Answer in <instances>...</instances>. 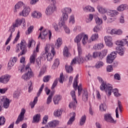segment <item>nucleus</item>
<instances>
[{
  "label": "nucleus",
  "instance_id": "f257e3e1",
  "mask_svg": "<svg viewBox=\"0 0 128 128\" xmlns=\"http://www.w3.org/2000/svg\"><path fill=\"white\" fill-rule=\"evenodd\" d=\"M54 44H47L45 47V52H42L41 56L44 60H47L48 62L52 60V58L56 54V50L54 47Z\"/></svg>",
  "mask_w": 128,
  "mask_h": 128
},
{
  "label": "nucleus",
  "instance_id": "f03ea898",
  "mask_svg": "<svg viewBox=\"0 0 128 128\" xmlns=\"http://www.w3.org/2000/svg\"><path fill=\"white\" fill-rule=\"evenodd\" d=\"M101 90H104L106 94L110 96L112 94V92H114L115 96H120V94L118 93V90L116 88L112 89V85L110 84H102L100 86Z\"/></svg>",
  "mask_w": 128,
  "mask_h": 128
},
{
  "label": "nucleus",
  "instance_id": "7ed1b4c3",
  "mask_svg": "<svg viewBox=\"0 0 128 128\" xmlns=\"http://www.w3.org/2000/svg\"><path fill=\"white\" fill-rule=\"evenodd\" d=\"M15 52H20L18 56L26 54V52H28V50L26 49V42L24 40H22L20 44H18L16 45Z\"/></svg>",
  "mask_w": 128,
  "mask_h": 128
},
{
  "label": "nucleus",
  "instance_id": "20e7f679",
  "mask_svg": "<svg viewBox=\"0 0 128 128\" xmlns=\"http://www.w3.org/2000/svg\"><path fill=\"white\" fill-rule=\"evenodd\" d=\"M30 64H28L26 66V72L23 74L22 76H21V78L24 82H28V80H30L31 78H32L34 76V72L32 70V69L30 68Z\"/></svg>",
  "mask_w": 128,
  "mask_h": 128
},
{
  "label": "nucleus",
  "instance_id": "39448f33",
  "mask_svg": "<svg viewBox=\"0 0 128 128\" xmlns=\"http://www.w3.org/2000/svg\"><path fill=\"white\" fill-rule=\"evenodd\" d=\"M38 52H40V44L37 45L36 50H34L32 54L30 56L29 60L30 64H34L36 59V56H38Z\"/></svg>",
  "mask_w": 128,
  "mask_h": 128
},
{
  "label": "nucleus",
  "instance_id": "423d86ee",
  "mask_svg": "<svg viewBox=\"0 0 128 128\" xmlns=\"http://www.w3.org/2000/svg\"><path fill=\"white\" fill-rule=\"evenodd\" d=\"M48 35L49 36V40H50V38H52V32L48 30L44 29L40 32V34L38 38H40L42 40H46L47 38Z\"/></svg>",
  "mask_w": 128,
  "mask_h": 128
},
{
  "label": "nucleus",
  "instance_id": "0eeeda50",
  "mask_svg": "<svg viewBox=\"0 0 128 128\" xmlns=\"http://www.w3.org/2000/svg\"><path fill=\"white\" fill-rule=\"evenodd\" d=\"M56 10V6L54 4H50L46 9L45 14L46 16H52Z\"/></svg>",
  "mask_w": 128,
  "mask_h": 128
},
{
  "label": "nucleus",
  "instance_id": "6e6552de",
  "mask_svg": "<svg viewBox=\"0 0 128 128\" xmlns=\"http://www.w3.org/2000/svg\"><path fill=\"white\" fill-rule=\"evenodd\" d=\"M30 8L28 6H25L23 8L22 11L19 12V16L26 18L30 14Z\"/></svg>",
  "mask_w": 128,
  "mask_h": 128
},
{
  "label": "nucleus",
  "instance_id": "1a4fd4ad",
  "mask_svg": "<svg viewBox=\"0 0 128 128\" xmlns=\"http://www.w3.org/2000/svg\"><path fill=\"white\" fill-rule=\"evenodd\" d=\"M107 32L110 34H116L117 36H121L122 34V30L120 29L116 30V29H112L108 28L107 29Z\"/></svg>",
  "mask_w": 128,
  "mask_h": 128
},
{
  "label": "nucleus",
  "instance_id": "9d476101",
  "mask_svg": "<svg viewBox=\"0 0 128 128\" xmlns=\"http://www.w3.org/2000/svg\"><path fill=\"white\" fill-rule=\"evenodd\" d=\"M84 60L82 57L79 56L74 58L71 62L70 66H74L76 64H84Z\"/></svg>",
  "mask_w": 128,
  "mask_h": 128
},
{
  "label": "nucleus",
  "instance_id": "9b49d317",
  "mask_svg": "<svg viewBox=\"0 0 128 128\" xmlns=\"http://www.w3.org/2000/svg\"><path fill=\"white\" fill-rule=\"evenodd\" d=\"M104 120L107 122H110V124H116V122L112 116V115L110 114H106L104 115Z\"/></svg>",
  "mask_w": 128,
  "mask_h": 128
},
{
  "label": "nucleus",
  "instance_id": "f8f14e48",
  "mask_svg": "<svg viewBox=\"0 0 128 128\" xmlns=\"http://www.w3.org/2000/svg\"><path fill=\"white\" fill-rule=\"evenodd\" d=\"M104 40L106 46H108V48H112V46H114V43H112V36H105Z\"/></svg>",
  "mask_w": 128,
  "mask_h": 128
},
{
  "label": "nucleus",
  "instance_id": "ddd939ff",
  "mask_svg": "<svg viewBox=\"0 0 128 128\" xmlns=\"http://www.w3.org/2000/svg\"><path fill=\"white\" fill-rule=\"evenodd\" d=\"M26 114V110L24 108H22L21 110V112H20V114H19L17 120L16 122V124H20V122H22V120L24 118V114Z\"/></svg>",
  "mask_w": 128,
  "mask_h": 128
},
{
  "label": "nucleus",
  "instance_id": "4468645a",
  "mask_svg": "<svg viewBox=\"0 0 128 128\" xmlns=\"http://www.w3.org/2000/svg\"><path fill=\"white\" fill-rule=\"evenodd\" d=\"M0 98L2 102H3L4 108H8L10 106V100L8 99L6 96H2Z\"/></svg>",
  "mask_w": 128,
  "mask_h": 128
},
{
  "label": "nucleus",
  "instance_id": "2eb2a0df",
  "mask_svg": "<svg viewBox=\"0 0 128 128\" xmlns=\"http://www.w3.org/2000/svg\"><path fill=\"white\" fill-rule=\"evenodd\" d=\"M10 76L8 74H5L2 76L0 78V82L1 84H8V82H10Z\"/></svg>",
  "mask_w": 128,
  "mask_h": 128
},
{
  "label": "nucleus",
  "instance_id": "dca6fc26",
  "mask_svg": "<svg viewBox=\"0 0 128 128\" xmlns=\"http://www.w3.org/2000/svg\"><path fill=\"white\" fill-rule=\"evenodd\" d=\"M84 32H81L76 36L74 38V42L77 44V46L80 45V42L82 38Z\"/></svg>",
  "mask_w": 128,
  "mask_h": 128
},
{
  "label": "nucleus",
  "instance_id": "f3484780",
  "mask_svg": "<svg viewBox=\"0 0 128 128\" xmlns=\"http://www.w3.org/2000/svg\"><path fill=\"white\" fill-rule=\"evenodd\" d=\"M118 14L120 13L116 10H110L107 12V14L112 18L116 16H118Z\"/></svg>",
  "mask_w": 128,
  "mask_h": 128
},
{
  "label": "nucleus",
  "instance_id": "a211bd4d",
  "mask_svg": "<svg viewBox=\"0 0 128 128\" xmlns=\"http://www.w3.org/2000/svg\"><path fill=\"white\" fill-rule=\"evenodd\" d=\"M84 12H94V8L90 6H84L82 8Z\"/></svg>",
  "mask_w": 128,
  "mask_h": 128
},
{
  "label": "nucleus",
  "instance_id": "6ab92c4d",
  "mask_svg": "<svg viewBox=\"0 0 128 128\" xmlns=\"http://www.w3.org/2000/svg\"><path fill=\"white\" fill-rule=\"evenodd\" d=\"M81 40L82 44L86 46V44L89 42L88 35L83 32V36Z\"/></svg>",
  "mask_w": 128,
  "mask_h": 128
},
{
  "label": "nucleus",
  "instance_id": "aec40b11",
  "mask_svg": "<svg viewBox=\"0 0 128 128\" xmlns=\"http://www.w3.org/2000/svg\"><path fill=\"white\" fill-rule=\"evenodd\" d=\"M60 59H58V58H55L54 60L53 64L52 66V70H56V68H58L60 66Z\"/></svg>",
  "mask_w": 128,
  "mask_h": 128
},
{
  "label": "nucleus",
  "instance_id": "412c9836",
  "mask_svg": "<svg viewBox=\"0 0 128 128\" xmlns=\"http://www.w3.org/2000/svg\"><path fill=\"white\" fill-rule=\"evenodd\" d=\"M70 116L71 118H70L67 123V124H68V126H70L71 124H72V123L74 122V120H76V113L74 112H72L70 114Z\"/></svg>",
  "mask_w": 128,
  "mask_h": 128
},
{
  "label": "nucleus",
  "instance_id": "4be33fe9",
  "mask_svg": "<svg viewBox=\"0 0 128 128\" xmlns=\"http://www.w3.org/2000/svg\"><path fill=\"white\" fill-rule=\"evenodd\" d=\"M62 38H58L55 42L54 46L56 48H59L60 46H62Z\"/></svg>",
  "mask_w": 128,
  "mask_h": 128
},
{
  "label": "nucleus",
  "instance_id": "5701e85b",
  "mask_svg": "<svg viewBox=\"0 0 128 128\" xmlns=\"http://www.w3.org/2000/svg\"><path fill=\"white\" fill-rule=\"evenodd\" d=\"M118 108L117 107L116 110V118H118L119 116H118V108L120 112H122V102L118 100Z\"/></svg>",
  "mask_w": 128,
  "mask_h": 128
},
{
  "label": "nucleus",
  "instance_id": "b1692460",
  "mask_svg": "<svg viewBox=\"0 0 128 128\" xmlns=\"http://www.w3.org/2000/svg\"><path fill=\"white\" fill-rule=\"evenodd\" d=\"M116 50L120 56H122L124 54L126 48L124 47L118 46L116 48Z\"/></svg>",
  "mask_w": 128,
  "mask_h": 128
},
{
  "label": "nucleus",
  "instance_id": "393cba45",
  "mask_svg": "<svg viewBox=\"0 0 128 128\" xmlns=\"http://www.w3.org/2000/svg\"><path fill=\"white\" fill-rule=\"evenodd\" d=\"M127 8H128V4H122L117 8L116 10L118 12H124V10H126Z\"/></svg>",
  "mask_w": 128,
  "mask_h": 128
},
{
  "label": "nucleus",
  "instance_id": "a878e982",
  "mask_svg": "<svg viewBox=\"0 0 128 128\" xmlns=\"http://www.w3.org/2000/svg\"><path fill=\"white\" fill-rule=\"evenodd\" d=\"M116 46H124L126 44V39L123 38L121 40H118L115 42Z\"/></svg>",
  "mask_w": 128,
  "mask_h": 128
},
{
  "label": "nucleus",
  "instance_id": "bb28decb",
  "mask_svg": "<svg viewBox=\"0 0 128 128\" xmlns=\"http://www.w3.org/2000/svg\"><path fill=\"white\" fill-rule=\"evenodd\" d=\"M24 6V4L22 2H18L14 6L15 10H14V12H18L17 10L22 8V6Z\"/></svg>",
  "mask_w": 128,
  "mask_h": 128
},
{
  "label": "nucleus",
  "instance_id": "cd10ccee",
  "mask_svg": "<svg viewBox=\"0 0 128 128\" xmlns=\"http://www.w3.org/2000/svg\"><path fill=\"white\" fill-rule=\"evenodd\" d=\"M32 16L34 18H42V13L38 11H34L32 12Z\"/></svg>",
  "mask_w": 128,
  "mask_h": 128
},
{
  "label": "nucleus",
  "instance_id": "c85d7f7f",
  "mask_svg": "<svg viewBox=\"0 0 128 128\" xmlns=\"http://www.w3.org/2000/svg\"><path fill=\"white\" fill-rule=\"evenodd\" d=\"M62 100V96L60 95H56L53 98V102L54 104H58V102Z\"/></svg>",
  "mask_w": 128,
  "mask_h": 128
},
{
  "label": "nucleus",
  "instance_id": "c756f323",
  "mask_svg": "<svg viewBox=\"0 0 128 128\" xmlns=\"http://www.w3.org/2000/svg\"><path fill=\"white\" fill-rule=\"evenodd\" d=\"M88 98V90H84L82 91V98L84 102H87Z\"/></svg>",
  "mask_w": 128,
  "mask_h": 128
},
{
  "label": "nucleus",
  "instance_id": "7c9ffc66",
  "mask_svg": "<svg viewBox=\"0 0 128 128\" xmlns=\"http://www.w3.org/2000/svg\"><path fill=\"white\" fill-rule=\"evenodd\" d=\"M97 10L100 14H106L107 12L106 8L100 5L97 6Z\"/></svg>",
  "mask_w": 128,
  "mask_h": 128
},
{
  "label": "nucleus",
  "instance_id": "2f4dec72",
  "mask_svg": "<svg viewBox=\"0 0 128 128\" xmlns=\"http://www.w3.org/2000/svg\"><path fill=\"white\" fill-rule=\"evenodd\" d=\"M72 8L70 7H65L62 9V13L66 14H72Z\"/></svg>",
  "mask_w": 128,
  "mask_h": 128
},
{
  "label": "nucleus",
  "instance_id": "473e14b6",
  "mask_svg": "<svg viewBox=\"0 0 128 128\" xmlns=\"http://www.w3.org/2000/svg\"><path fill=\"white\" fill-rule=\"evenodd\" d=\"M63 56L64 58H68L70 56V52L68 48L66 46H64L63 50Z\"/></svg>",
  "mask_w": 128,
  "mask_h": 128
},
{
  "label": "nucleus",
  "instance_id": "72a5a7b5",
  "mask_svg": "<svg viewBox=\"0 0 128 128\" xmlns=\"http://www.w3.org/2000/svg\"><path fill=\"white\" fill-rule=\"evenodd\" d=\"M78 104V101L76 100H73L72 102H70L69 104V108L72 110H76V104Z\"/></svg>",
  "mask_w": 128,
  "mask_h": 128
},
{
  "label": "nucleus",
  "instance_id": "f704fd0d",
  "mask_svg": "<svg viewBox=\"0 0 128 128\" xmlns=\"http://www.w3.org/2000/svg\"><path fill=\"white\" fill-rule=\"evenodd\" d=\"M54 94V92H51L50 94L47 98L46 104H50L52 100V96Z\"/></svg>",
  "mask_w": 128,
  "mask_h": 128
},
{
  "label": "nucleus",
  "instance_id": "c9c22d12",
  "mask_svg": "<svg viewBox=\"0 0 128 128\" xmlns=\"http://www.w3.org/2000/svg\"><path fill=\"white\" fill-rule=\"evenodd\" d=\"M40 120V114H36L33 117L32 122H38Z\"/></svg>",
  "mask_w": 128,
  "mask_h": 128
},
{
  "label": "nucleus",
  "instance_id": "e433bc0d",
  "mask_svg": "<svg viewBox=\"0 0 128 128\" xmlns=\"http://www.w3.org/2000/svg\"><path fill=\"white\" fill-rule=\"evenodd\" d=\"M94 18V14H89L87 17L86 18V22L87 24H88Z\"/></svg>",
  "mask_w": 128,
  "mask_h": 128
},
{
  "label": "nucleus",
  "instance_id": "4c0bfd02",
  "mask_svg": "<svg viewBox=\"0 0 128 128\" xmlns=\"http://www.w3.org/2000/svg\"><path fill=\"white\" fill-rule=\"evenodd\" d=\"M106 108H108V106L105 103H102L100 106V112H106Z\"/></svg>",
  "mask_w": 128,
  "mask_h": 128
},
{
  "label": "nucleus",
  "instance_id": "58836bf2",
  "mask_svg": "<svg viewBox=\"0 0 128 128\" xmlns=\"http://www.w3.org/2000/svg\"><path fill=\"white\" fill-rule=\"evenodd\" d=\"M68 22L70 24H74V22H76V20L74 19V14H72L69 16Z\"/></svg>",
  "mask_w": 128,
  "mask_h": 128
},
{
  "label": "nucleus",
  "instance_id": "ea45409f",
  "mask_svg": "<svg viewBox=\"0 0 128 128\" xmlns=\"http://www.w3.org/2000/svg\"><path fill=\"white\" fill-rule=\"evenodd\" d=\"M36 102H38V97L36 96L34 98L33 102H30V104L31 108H34V106L36 104Z\"/></svg>",
  "mask_w": 128,
  "mask_h": 128
},
{
  "label": "nucleus",
  "instance_id": "a19ab883",
  "mask_svg": "<svg viewBox=\"0 0 128 128\" xmlns=\"http://www.w3.org/2000/svg\"><path fill=\"white\" fill-rule=\"evenodd\" d=\"M36 46V42L34 40H29V42L28 44V48H30L32 46V48H34V46Z\"/></svg>",
  "mask_w": 128,
  "mask_h": 128
},
{
  "label": "nucleus",
  "instance_id": "79ce46f5",
  "mask_svg": "<svg viewBox=\"0 0 128 128\" xmlns=\"http://www.w3.org/2000/svg\"><path fill=\"white\" fill-rule=\"evenodd\" d=\"M106 54H108V50L104 49L100 52V60H102L106 56Z\"/></svg>",
  "mask_w": 128,
  "mask_h": 128
},
{
  "label": "nucleus",
  "instance_id": "37998d69",
  "mask_svg": "<svg viewBox=\"0 0 128 128\" xmlns=\"http://www.w3.org/2000/svg\"><path fill=\"white\" fill-rule=\"evenodd\" d=\"M86 116L85 115H84L82 116L80 120V126H84V124H86Z\"/></svg>",
  "mask_w": 128,
  "mask_h": 128
},
{
  "label": "nucleus",
  "instance_id": "c03bdc74",
  "mask_svg": "<svg viewBox=\"0 0 128 128\" xmlns=\"http://www.w3.org/2000/svg\"><path fill=\"white\" fill-rule=\"evenodd\" d=\"M95 22L97 26H100V24H102V20L98 17H96L95 18Z\"/></svg>",
  "mask_w": 128,
  "mask_h": 128
},
{
  "label": "nucleus",
  "instance_id": "a18cd8bd",
  "mask_svg": "<svg viewBox=\"0 0 128 128\" xmlns=\"http://www.w3.org/2000/svg\"><path fill=\"white\" fill-rule=\"evenodd\" d=\"M102 66H104V62L102 61L98 62L95 66L96 68H102Z\"/></svg>",
  "mask_w": 128,
  "mask_h": 128
},
{
  "label": "nucleus",
  "instance_id": "49530a36",
  "mask_svg": "<svg viewBox=\"0 0 128 128\" xmlns=\"http://www.w3.org/2000/svg\"><path fill=\"white\" fill-rule=\"evenodd\" d=\"M98 38V33L94 34H92L90 37V40L92 42H94V40H96Z\"/></svg>",
  "mask_w": 128,
  "mask_h": 128
},
{
  "label": "nucleus",
  "instance_id": "de8ad7c7",
  "mask_svg": "<svg viewBox=\"0 0 128 128\" xmlns=\"http://www.w3.org/2000/svg\"><path fill=\"white\" fill-rule=\"evenodd\" d=\"M62 112L60 109L56 110L54 112V114L55 116H60Z\"/></svg>",
  "mask_w": 128,
  "mask_h": 128
},
{
  "label": "nucleus",
  "instance_id": "09e8293b",
  "mask_svg": "<svg viewBox=\"0 0 128 128\" xmlns=\"http://www.w3.org/2000/svg\"><path fill=\"white\" fill-rule=\"evenodd\" d=\"M99 57V58L100 60V52H95L92 54V58H96Z\"/></svg>",
  "mask_w": 128,
  "mask_h": 128
},
{
  "label": "nucleus",
  "instance_id": "8fccbe9b",
  "mask_svg": "<svg viewBox=\"0 0 128 128\" xmlns=\"http://www.w3.org/2000/svg\"><path fill=\"white\" fill-rule=\"evenodd\" d=\"M114 58H112V56H111L108 55L106 57V62L108 64H112V62H114Z\"/></svg>",
  "mask_w": 128,
  "mask_h": 128
},
{
  "label": "nucleus",
  "instance_id": "3c124183",
  "mask_svg": "<svg viewBox=\"0 0 128 128\" xmlns=\"http://www.w3.org/2000/svg\"><path fill=\"white\" fill-rule=\"evenodd\" d=\"M58 26L60 28H65L66 26V24L65 21H63L62 20L59 22Z\"/></svg>",
  "mask_w": 128,
  "mask_h": 128
},
{
  "label": "nucleus",
  "instance_id": "603ef678",
  "mask_svg": "<svg viewBox=\"0 0 128 128\" xmlns=\"http://www.w3.org/2000/svg\"><path fill=\"white\" fill-rule=\"evenodd\" d=\"M26 64H20V66H19V67H18V70L20 71V72L22 74V72H24V66Z\"/></svg>",
  "mask_w": 128,
  "mask_h": 128
},
{
  "label": "nucleus",
  "instance_id": "864d4df0",
  "mask_svg": "<svg viewBox=\"0 0 128 128\" xmlns=\"http://www.w3.org/2000/svg\"><path fill=\"white\" fill-rule=\"evenodd\" d=\"M64 74H60V78H59V82L60 84H64Z\"/></svg>",
  "mask_w": 128,
  "mask_h": 128
},
{
  "label": "nucleus",
  "instance_id": "5fc2aeb1",
  "mask_svg": "<svg viewBox=\"0 0 128 128\" xmlns=\"http://www.w3.org/2000/svg\"><path fill=\"white\" fill-rule=\"evenodd\" d=\"M14 24V26H16L17 28L20 26V18H18L16 21L15 23Z\"/></svg>",
  "mask_w": 128,
  "mask_h": 128
},
{
  "label": "nucleus",
  "instance_id": "6e6d98bb",
  "mask_svg": "<svg viewBox=\"0 0 128 128\" xmlns=\"http://www.w3.org/2000/svg\"><path fill=\"white\" fill-rule=\"evenodd\" d=\"M34 26H31L28 28L27 32H26V34H30L32 32V30H34Z\"/></svg>",
  "mask_w": 128,
  "mask_h": 128
},
{
  "label": "nucleus",
  "instance_id": "4d7b16f0",
  "mask_svg": "<svg viewBox=\"0 0 128 128\" xmlns=\"http://www.w3.org/2000/svg\"><path fill=\"white\" fill-rule=\"evenodd\" d=\"M66 72L68 73L72 72V70H74V69L72 68V66H68V65H66L65 66Z\"/></svg>",
  "mask_w": 128,
  "mask_h": 128
},
{
  "label": "nucleus",
  "instance_id": "13d9d810",
  "mask_svg": "<svg viewBox=\"0 0 128 128\" xmlns=\"http://www.w3.org/2000/svg\"><path fill=\"white\" fill-rule=\"evenodd\" d=\"M48 116H44L42 119V124H46L48 122Z\"/></svg>",
  "mask_w": 128,
  "mask_h": 128
},
{
  "label": "nucleus",
  "instance_id": "bf43d9fd",
  "mask_svg": "<svg viewBox=\"0 0 128 128\" xmlns=\"http://www.w3.org/2000/svg\"><path fill=\"white\" fill-rule=\"evenodd\" d=\"M77 46L79 56H82V46L80 45H77Z\"/></svg>",
  "mask_w": 128,
  "mask_h": 128
},
{
  "label": "nucleus",
  "instance_id": "052dcab7",
  "mask_svg": "<svg viewBox=\"0 0 128 128\" xmlns=\"http://www.w3.org/2000/svg\"><path fill=\"white\" fill-rule=\"evenodd\" d=\"M6 122V118L4 116H0V126H4Z\"/></svg>",
  "mask_w": 128,
  "mask_h": 128
},
{
  "label": "nucleus",
  "instance_id": "680f3d73",
  "mask_svg": "<svg viewBox=\"0 0 128 128\" xmlns=\"http://www.w3.org/2000/svg\"><path fill=\"white\" fill-rule=\"evenodd\" d=\"M95 46L96 48H97V50H102V48H104V46L102 43H99Z\"/></svg>",
  "mask_w": 128,
  "mask_h": 128
},
{
  "label": "nucleus",
  "instance_id": "e2e57ef3",
  "mask_svg": "<svg viewBox=\"0 0 128 128\" xmlns=\"http://www.w3.org/2000/svg\"><path fill=\"white\" fill-rule=\"evenodd\" d=\"M62 16L63 22H66V20H68V14H66L62 13Z\"/></svg>",
  "mask_w": 128,
  "mask_h": 128
},
{
  "label": "nucleus",
  "instance_id": "0e129e2a",
  "mask_svg": "<svg viewBox=\"0 0 128 128\" xmlns=\"http://www.w3.org/2000/svg\"><path fill=\"white\" fill-rule=\"evenodd\" d=\"M20 25L23 26L24 28H26V19L24 18H20Z\"/></svg>",
  "mask_w": 128,
  "mask_h": 128
},
{
  "label": "nucleus",
  "instance_id": "69168bd1",
  "mask_svg": "<svg viewBox=\"0 0 128 128\" xmlns=\"http://www.w3.org/2000/svg\"><path fill=\"white\" fill-rule=\"evenodd\" d=\"M20 91H16L14 93L13 96L15 98H18L20 96Z\"/></svg>",
  "mask_w": 128,
  "mask_h": 128
},
{
  "label": "nucleus",
  "instance_id": "338daca9",
  "mask_svg": "<svg viewBox=\"0 0 128 128\" xmlns=\"http://www.w3.org/2000/svg\"><path fill=\"white\" fill-rule=\"evenodd\" d=\"M20 38V32H18V34L16 36V37L14 39V40L13 41V44H16V42H18V39Z\"/></svg>",
  "mask_w": 128,
  "mask_h": 128
},
{
  "label": "nucleus",
  "instance_id": "774afa93",
  "mask_svg": "<svg viewBox=\"0 0 128 128\" xmlns=\"http://www.w3.org/2000/svg\"><path fill=\"white\" fill-rule=\"evenodd\" d=\"M64 30L67 34H70V28H68L67 26L64 28Z\"/></svg>",
  "mask_w": 128,
  "mask_h": 128
}]
</instances>
